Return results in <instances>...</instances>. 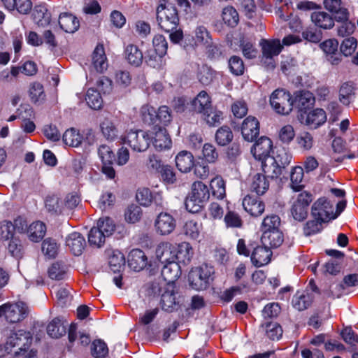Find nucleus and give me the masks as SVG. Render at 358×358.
<instances>
[{
    "mask_svg": "<svg viewBox=\"0 0 358 358\" xmlns=\"http://www.w3.org/2000/svg\"><path fill=\"white\" fill-rule=\"evenodd\" d=\"M324 5L327 10L336 13L340 20L348 19V11L341 0H324Z\"/></svg>",
    "mask_w": 358,
    "mask_h": 358,
    "instance_id": "36",
    "label": "nucleus"
},
{
    "mask_svg": "<svg viewBox=\"0 0 358 358\" xmlns=\"http://www.w3.org/2000/svg\"><path fill=\"white\" fill-rule=\"evenodd\" d=\"M313 94L308 91H300L296 93L294 99L292 100L293 106H295L300 111L309 108L314 103Z\"/></svg>",
    "mask_w": 358,
    "mask_h": 358,
    "instance_id": "32",
    "label": "nucleus"
},
{
    "mask_svg": "<svg viewBox=\"0 0 358 358\" xmlns=\"http://www.w3.org/2000/svg\"><path fill=\"white\" fill-rule=\"evenodd\" d=\"M273 148L271 140L266 136L259 138L251 149V152L255 159L263 161L270 157V152Z\"/></svg>",
    "mask_w": 358,
    "mask_h": 358,
    "instance_id": "13",
    "label": "nucleus"
},
{
    "mask_svg": "<svg viewBox=\"0 0 358 358\" xmlns=\"http://www.w3.org/2000/svg\"><path fill=\"white\" fill-rule=\"evenodd\" d=\"M259 123L257 119L252 116L246 117L241 126V134L243 138L248 141H253L259 135Z\"/></svg>",
    "mask_w": 358,
    "mask_h": 358,
    "instance_id": "14",
    "label": "nucleus"
},
{
    "mask_svg": "<svg viewBox=\"0 0 358 358\" xmlns=\"http://www.w3.org/2000/svg\"><path fill=\"white\" fill-rule=\"evenodd\" d=\"M209 197L210 192L207 185L200 181L193 182L191 192L185 200L186 209L192 213L199 212Z\"/></svg>",
    "mask_w": 358,
    "mask_h": 358,
    "instance_id": "3",
    "label": "nucleus"
},
{
    "mask_svg": "<svg viewBox=\"0 0 358 358\" xmlns=\"http://www.w3.org/2000/svg\"><path fill=\"white\" fill-rule=\"evenodd\" d=\"M106 252L108 257V264L110 269L115 273L120 271L125 264L124 255L117 250H107Z\"/></svg>",
    "mask_w": 358,
    "mask_h": 358,
    "instance_id": "38",
    "label": "nucleus"
},
{
    "mask_svg": "<svg viewBox=\"0 0 358 358\" xmlns=\"http://www.w3.org/2000/svg\"><path fill=\"white\" fill-rule=\"evenodd\" d=\"M157 20L160 28L166 32L176 29L179 23L176 8L169 2L161 1L157 8Z\"/></svg>",
    "mask_w": 358,
    "mask_h": 358,
    "instance_id": "2",
    "label": "nucleus"
},
{
    "mask_svg": "<svg viewBox=\"0 0 358 358\" xmlns=\"http://www.w3.org/2000/svg\"><path fill=\"white\" fill-rule=\"evenodd\" d=\"M4 336L7 353L14 351L15 358H36L37 351L31 348L33 341L31 332L24 329H6Z\"/></svg>",
    "mask_w": 358,
    "mask_h": 358,
    "instance_id": "1",
    "label": "nucleus"
},
{
    "mask_svg": "<svg viewBox=\"0 0 358 358\" xmlns=\"http://www.w3.org/2000/svg\"><path fill=\"white\" fill-rule=\"evenodd\" d=\"M284 236L280 229L263 232L261 238L262 245L270 248H278L283 243Z\"/></svg>",
    "mask_w": 358,
    "mask_h": 358,
    "instance_id": "26",
    "label": "nucleus"
},
{
    "mask_svg": "<svg viewBox=\"0 0 358 358\" xmlns=\"http://www.w3.org/2000/svg\"><path fill=\"white\" fill-rule=\"evenodd\" d=\"M172 120L171 109L166 106H160L157 111V124L167 126Z\"/></svg>",
    "mask_w": 358,
    "mask_h": 358,
    "instance_id": "62",
    "label": "nucleus"
},
{
    "mask_svg": "<svg viewBox=\"0 0 358 358\" xmlns=\"http://www.w3.org/2000/svg\"><path fill=\"white\" fill-rule=\"evenodd\" d=\"M125 57L128 62L135 66L142 64L143 55L141 50L137 45L134 44L128 45L124 50Z\"/></svg>",
    "mask_w": 358,
    "mask_h": 358,
    "instance_id": "41",
    "label": "nucleus"
},
{
    "mask_svg": "<svg viewBox=\"0 0 358 358\" xmlns=\"http://www.w3.org/2000/svg\"><path fill=\"white\" fill-rule=\"evenodd\" d=\"M262 168L266 178H278L282 173V166L272 157L262 161Z\"/></svg>",
    "mask_w": 358,
    "mask_h": 358,
    "instance_id": "33",
    "label": "nucleus"
},
{
    "mask_svg": "<svg viewBox=\"0 0 358 358\" xmlns=\"http://www.w3.org/2000/svg\"><path fill=\"white\" fill-rule=\"evenodd\" d=\"M242 204L245 210L254 217L261 215L265 209V205L262 201L250 196H246Z\"/></svg>",
    "mask_w": 358,
    "mask_h": 358,
    "instance_id": "23",
    "label": "nucleus"
},
{
    "mask_svg": "<svg viewBox=\"0 0 358 358\" xmlns=\"http://www.w3.org/2000/svg\"><path fill=\"white\" fill-rule=\"evenodd\" d=\"M91 352L95 358H104L108 354V348L103 341L97 339L92 343Z\"/></svg>",
    "mask_w": 358,
    "mask_h": 358,
    "instance_id": "54",
    "label": "nucleus"
},
{
    "mask_svg": "<svg viewBox=\"0 0 358 358\" xmlns=\"http://www.w3.org/2000/svg\"><path fill=\"white\" fill-rule=\"evenodd\" d=\"M47 332L50 337L58 338L66 334V325L61 319L55 318L48 325Z\"/></svg>",
    "mask_w": 358,
    "mask_h": 358,
    "instance_id": "44",
    "label": "nucleus"
},
{
    "mask_svg": "<svg viewBox=\"0 0 358 358\" xmlns=\"http://www.w3.org/2000/svg\"><path fill=\"white\" fill-rule=\"evenodd\" d=\"M108 237V236H105L104 233L103 234L97 227H94L89 232L88 241L91 245L101 248L103 245L106 238Z\"/></svg>",
    "mask_w": 358,
    "mask_h": 358,
    "instance_id": "50",
    "label": "nucleus"
},
{
    "mask_svg": "<svg viewBox=\"0 0 358 358\" xmlns=\"http://www.w3.org/2000/svg\"><path fill=\"white\" fill-rule=\"evenodd\" d=\"M192 110L199 114H204L212 107L210 97L206 91L200 92L192 101Z\"/></svg>",
    "mask_w": 358,
    "mask_h": 358,
    "instance_id": "20",
    "label": "nucleus"
},
{
    "mask_svg": "<svg viewBox=\"0 0 358 358\" xmlns=\"http://www.w3.org/2000/svg\"><path fill=\"white\" fill-rule=\"evenodd\" d=\"M233 139V134L231 129L227 126L220 127L215 134L216 142L220 145H226Z\"/></svg>",
    "mask_w": 358,
    "mask_h": 358,
    "instance_id": "55",
    "label": "nucleus"
},
{
    "mask_svg": "<svg viewBox=\"0 0 358 358\" xmlns=\"http://www.w3.org/2000/svg\"><path fill=\"white\" fill-rule=\"evenodd\" d=\"M327 120L326 113L323 109L317 108L308 113L301 114V121L312 129H316Z\"/></svg>",
    "mask_w": 358,
    "mask_h": 358,
    "instance_id": "15",
    "label": "nucleus"
},
{
    "mask_svg": "<svg viewBox=\"0 0 358 358\" xmlns=\"http://www.w3.org/2000/svg\"><path fill=\"white\" fill-rule=\"evenodd\" d=\"M296 142L299 148L303 151L310 150L314 144V140L312 134L306 131L300 133L296 136Z\"/></svg>",
    "mask_w": 358,
    "mask_h": 358,
    "instance_id": "56",
    "label": "nucleus"
},
{
    "mask_svg": "<svg viewBox=\"0 0 358 358\" xmlns=\"http://www.w3.org/2000/svg\"><path fill=\"white\" fill-rule=\"evenodd\" d=\"M269 187V182L265 175L255 174L252 180L250 189L258 195L264 194Z\"/></svg>",
    "mask_w": 358,
    "mask_h": 358,
    "instance_id": "42",
    "label": "nucleus"
},
{
    "mask_svg": "<svg viewBox=\"0 0 358 358\" xmlns=\"http://www.w3.org/2000/svg\"><path fill=\"white\" fill-rule=\"evenodd\" d=\"M151 134H154L152 143L157 150L162 151L171 148L172 141L165 128L155 125Z\"/></svg>",
    "mask_w": 358,
    "mask_h": 358,
    "instance_id": "12",
    "label": "nucleus"
},
{
    "mask_svg": "<svg viewBox=\"0 0 358 358\" xmlns=\"http://www.w3.org/2000/svg\"><path fill=\"white\" fill-rule=\"evenodd\" d=\"M229 68L231 73L235 76H241L245 71L243 59L238 56H232L229 59Z\"/></svg>",
    "mask_w": 358,
    "mask_h": 358,
    "instance_id": "61",
    "label": "nucleus"
},
{
    "mask_svg": "<svg viewBox=\"0 0 358 358\" xmlns=\"http://www.w3.org/2000/svg\"><path fill=\"white\" fill-rule=\"evenodd\" d=\"M92 64L97 72L101 73L108 67L104 48L102 45L96 46L92 55Z\"/></svg>",
    "mask_w": 358,
    "mask_h": 358,
    "instance_id": "43",
    "label": "nucleus"
},
{
    "mask_svg": "<svg viewBox=\"0 0 358 358\" xmlns=\"http://www.w3.org/2000/svg\"><path fill=\"white\" fill-rule=\"evenodd\" d=\"M280 218L275 214H271L266 216L262 223L261 229L263 232L280 229Z\"/></svg>",
    "mask_w": 358,
    "mask_h": 358,
    "instance_id": "51",
    "label": "nucleus"
},
{
    "mask_svg": "<svg viewBox=\"0 0 358 358\" xmlns=\"http://www.w3.org/2000/svg\"><path fill=\"white\" fill-rule=\"evenodd\" d=\"M313 22L322 29H330L334 24V20L331 15L324 11H315L311 14Z\"/></svg>",
    "mask_w": 358,
    "mask_h": 358,
    "instance_id": "37",
    "label": "nucleus"
},
{
    "mask_svg": "<svg viewBox=\"0 0 358 358\" xmlns=\"http://www.w3.org/2000/svg\"><path fill=\"white\" fill-rule=\"evenodd\" d=\"M201 117L208 126L216 127L221 124L223 113L212 106L209 111L203 114Z\"/></svg>",
    "mask_w": 358,
    "mask_h": 358,
    "instance_id": "48",
    "label": "nucleus"
},
{
    "mask_svg": "<svg viewBox=\"0 0 358 358\" xmlns=\"http://www.w3.org/2000/svg\"><path fill=\"white\" fill-rule=\"evenodd\" d=\"M358 285V275L350 274L343 278L342 283L337 284L332 287L331 296L339 298L345 294V289L346 287H354Z\"/></svg>",
    "mask_w": 358,
    "mask_h": 358,
    "instance_id": "30",
    "label": "nucleus"
},
{
    "mask_svg": "<svg viewBox=\"0 0 358 358\" xmlns=\"http://www.w3.org/2000/svg\"><path fill=\"white\" fill-rule=\"evenodd\" d=\"M312 200L313 196L308 192H302L298 194L290 209L291 215L295 220L302 222L306 219Z\"/></svg>",
    "mask_w": 358,
    "mask_h": 358,
    "instance_id": "9",
    "label": "nucleus"
},
{
    "mask_svg": "<svg viewBox=\"0 0 358 358\" xmlns=\"http://www.w3.org/2000/svg\"><path fill=\"white\" fill-rule=\"evenodd\" d=\"M262 49L260 62L267 69H273L276 66L275 57L281 52L282 45L279 39H262L259 42Z\"/></svg>",
    "mask_w": 358,
    "mask_h": 358,
    "instance_id": "4",
    "label": "nucleus"
},
{
    "mask_svg": "<svg viewBox=\"0 0 358 358\" xmlns=\"http://www.w3.org/2000/svg\"><path fill=\"white\" fill-rule=\"evenodd\" d=\"M32 17L34 21L41 27H45L50 22L51 15L44 5H37L34 7Z\"/></svg>",
    "mask_w": 358,
    "mask_h": 358,
    "instance_id": "39",
    "label": "nucleus"
},
{
    "mask_svg": "<svg viewBox=\"0 0 358 358\" xmlns=\"http://www.w3.org/2000/svg\"><path fill=\"white\" fill-rule=\"evenodd\" d=\"M194 252L191 245L187 242H182L175 246V256L177 263L187 265L190 263Z\"/></svg>",
    "mask_w": 358,
    "mask_h": 358,
    "instance_id": "22",
    "label": "nucleus"
},
{
    "mask_svg": "<svg viewBox=\"0 0 358 358\" xmlns=\"http://www.w3.org/2000/svg\"><path fill=\"white\" fill-rule=\"evenodd\" d=\"M176 220L168 213H159L155 219L154 227L157 234L168 236L176 229Z\"/></svg>",
    "mask_w": 358,
    "mask_h": 358,
    "instance_id": "11",
    "label": "nucleus"
},
{
    "mask_svg": "<svg viewBox=\"0 0 358 358\" xmlns=\"http://www.w3.org/2000/svg\"><path fill=\"white\" fill-rule=\"evenodd\" d=\"M148 264V258L139 249L132 250L128 257V265L134 271L143 270Z\"/></svg>",
    "mask_w": 358,
    "mask_h": 358,
    "instance_id": "19",
    "label": "nucleus"
},
{
    "mask_svg": "<svg viewBox=\"0 0 358 358\" xmlns=\"http://www.w3.org/2000/svg\"><path fill=\"white\" fill-rule=\"evenodd\" d=\"M26 233L31 241L38 243L45 236L46 226L41 221L34 222L28 227Z\"/></svg>",
    "mask_w": 358,
    "mask_h": 358,
    "instance_id": "31",
    "label": "nucleus"
},
{
    "mask_svg": "<svg viewBox=\"0 0 358 358\" xmlns=\"http://www.w3.org/2000/svg\"><path fill=\"white\" fill-rule=\"evenodd\" d=\"M180 266L176 262L163 264L162 276L167 283L174 282L180 277Z\"/></svg>",
    "mask_w": 358,
    "mask_h": 358,
    "instance_id": "29",
    "label": "nucleus"
},
{
    "mask_svg": "<svg viewBox=\"0 0 358 358\" xmlns=\"http://www.w3.org/2000/svg\"><path fill=\"white\" fill-rule=\"evenodd\" d=\"M303 178V169L301 166H295L293 168L291 175V186L294 191H299L303 185L301 184Z\"/></svg>",
    "mask_w": 358,
    "mask_h": 358,
    "instance_id": "58",
    "label": "nucleus"
},
{
    "mask_svg": "<svg viewBox=\"0 0 358 358\" xmlns=\"http://www.w3.org/2000/svg\"><path fill=\"white\" fill-rule=\"evenodd\" d=\"M224 221L227 227L241 228L243 225L241 216L234 211H228L224 217Z\"/></svg>",
    "mask_w": 358,
    "mask_h": 358,
    "instance_id": "64",
    "label": "nucleus"
},
{
    "mask_svg": "<svg viewBox=\"0 0 358 358\" xmlns=\"http://www.w3.org/2000/svg\"><path fill=\"white\" fill-rule=\"evenodd\" d=\"M83 140V136L78 130L73 128L67 129L63 135V141L69 146L78 147L81 144Z\"/></svg>",
    "mask_w": 358,
    "mask_h": 358,
    "instance_id": "47",
    "label": "nucleus"
},
{
    "mask_svg": "<svg viewBox=\"0 0 358 358\" xmlns=\"http://www.w3.org/2000/svg\"><path fill=\"white\" fill-rule=\"evenodd\" d=\"M178 293L175 291L173 287H169L162 294L161 307L162 309L168 313H172L176 310L179 307V299L177 297Z\"/></svg>",
    "mask_w": 358,
    "mask_h": 358,
    "instance_id": "16",
    "label": "nucleus"
},
{
    "mask_svg": "<svg viewBox=\"0 0 358 358\" xmlns=\"http://www.w3.org/2000/svg\"><path fill=\"white\" fill-rule=\"evenodd\" d=\"M210 186L215 197L222 199L225 196V183L220 176H216L212 179Z\"/></svg>",
    "mask_w": 358,
    "mask_h": 358,
    "instance_id": "52",
    "label": "nucleus"
},
{
    "mask_svg": "<svg viewBox=\"0 0 358 358\" xmlns=\"http://www.w3.org/2000/svg\"><path fill=\"white\" fill-rule=\"evenodd\" d=\"M85 244V238L78 232L70 234L66 239V245L76 256L82 254Z\"/></svg>",
    "mask_w": 358,
    "mask_h": 358,
    "instance_id": "21",
    "label": "nucleus"
},
{
    "mask_svg": "<svg viewBox=\"0 0 358 358\" xmlns=\"http://www.w3.org/2000/svg\"><path fill=\"white\" fill-rule=\"evenodd\" d=\"M202 231V224L196 220L187 221L183 226L184 234L192 239H198Z\"/></svg>",
    "mask_w": 358,
    "mask_h": 358,
    "instance_id": "46",
    "label": "nucleus"
},
{
    "mask_svg": "<svg viewBox=\"0 0 358 358\" xmlns=\"http://www.w3.org/2000/svg\"><path fill=\"white\" fill-rule=\"evenodd\" d=\"M243 56L247 59L255 58L258 54V50L255 47V42L250 38L242 37L239 45Z\"/></svg>",
    "mask_w": 358,
    "mask_h": 358,
    "instance_id": "45",
    "label": "nucleus"
},
{
    "mask_svg": "<svg viewBox=\"0 0 358 358\" xmlns=\"http://www.w3.org/2000/svg\"><path fill=\"white\" fill-rule=\"evenodd\" d=\"M355 98V87L352 82L343 83L339 89L338 99L343 105L348 106Z\"/></svg>",
    "mask_w": 358,
    "mask_h": 358,
    "instance_id": "35",
    "label": "nucleus"
},
{
    "mask_svg": "<svg viewBox=\"0 0 358 358\" xmlns=\"http://www.w3.org/2000/svg\"><path fill=\"white\" fill-rule=\"evenodd\" d=\"M194 45L196 47L205 46L211 43L212 37L208 30L204 26H198L194 31L192 37Z\"/></svg>",
    "mask_w": 358,
    "mask_h": 358,
    "instance_id": "40",
    "label": "nucleus"
},
{
    "mask_svg": "<svg viewBox=\"0 0 358 358\" xmlns=\"http://www.w3.org/2000/svg\"><path fill=\"white\" fill-rule=\"evenodd\" d=\"M48 273L49 277L52 280H62L66 273V267L59 262H55L48 268Z\"/></svg>",
    "mask_w": 358,
    "mask_h": 358,
    "instance_id": "63",
    "label": "nucleus"
},
{
    "mask_svg": "<svg viewBox=\"0 0 358 358\" xmlns=\"http://www.w3.org/2000/svg\"><path fill=\"white\" fill-rule=\"evenodd\" d=\"M143 121L148 124H157V110L150 105H144L141 108Z\"/></svg>",
    "mask_w": 358,
    "mask_h": 358,
    "instance_id": "57",
    "label": "nucleus"
},
{
    "mask_svg": "<svg viewBox=\"0 0 358 358\" xmlns=\"http://www.w3.org/2000/svg\"><path fill=\"white\" fill-rule=\"evenodd\" d=\"M214 268L207 264L192 268L188 275L190 286L196 290L207 289L213 280Z\"/></svg>",
    "mask_w": 358,
    "mask_h": 358,
    "instance_id": "5",
    "label": "nucleus"
},
{
    "mask_svg": "<svg viewBox=\"0 0 358 358\" xmlns=\"http://www.w3.org/2000/svg\"><path fill=\"white\" fill-rule=\"evenodd\" d=\"M27 307L22 301L14 304H7L6 309V319L11 323L20 322L26 316Z\"/></svg>",
    "mask_w": 358,
    "mask_h": 358,
    "instance_id": "17",
    "label": "nucleus"
},
{
    "mask_svg": "<svg viewBox=\"0 0 358 358\" xmlns=\"http://www.w3.org/2000/svg\"><path fill=\"white\" fill-rule=\"evenodd\" d=\"M249 246L252 249L251 262L255 266L261 267L270 262L272 252L268 247L261 245L255 241H250Z\"/></svg>",
    "mask_w": 358,
    "mask_h": 358,
    "instance_id": "10",
    "label": "nucleus"
},
{
    "mask_svg": "<svg viewBox=\"0 0 358 358\" xmlns=\"http://www.w3.org/2000/svg\"><path fill=\"white\" fill-rule=\"evenodd\" d=\"M8 10H17L20 14H27L32 8L31 0H1Z\"/></svg>",
    "mask_w": 358,
    "mask_h": 358,
    "instance_id": "34",
    "label": "nucleus"
},
{
    "mask_svg": "<svg viewBox=\"0 0 358 358\" xmlns=\"http://www.w3.org/2000/svg\"><path fill=\"white\" fill-rule=\"evenodd\" d=\"M101 230L105 236H110L115 229V225L113 220L108 217L100 218L96 224V227Z\"/></svg>",
    "mask_w": 358,
    "mask_h": 358,
    "instance_id": "60",
    "label": "nucleus"
},
{
    "mask_svg": "<svg viewBox=\"0 0 358 358\" xmlns=\"http://www.w3.org/2000/svg\"><path fill=\"white\" fill-rule=\"evenodd\" d=\"M336 201L329 197H320L317 199L311 207V215L314 219L327 222L336 218L334 213Z\"/></svg>",
    "mask_w": 358,
    "mask_h": 358,
    "instance_id": "6",
    "label": "nucleus"
},
{
    "mask_svg": "<svg viewBox=\"0 0 358 358\" xmlns=\"http://www.w3.org/2000/svg\"><path fill=\"white\" fill-rule=\"evenodd\" d=\"M157 259L162 264L176 262L175 245L169 242H162L155 251Z\"/></svg>",
    "mask_w": 358,
    "mask_h": 358,
    "instance_id": "18",
    "label": "nucleus"
},
{
    "mask_svg": "<svg viewBox=\"0 0 358 358\" xmlns=\"http://www.w3.org/2000/svg\"><path fill=\"white\" fill-rule=\"evenodd\" d=\"M56 298L57 303L61 306L69 305L73 299L70 292V288L67 287H60L56 291Z\"/></svg>",
    "mask_w": 358,
    "mask_h": 358,
    "instance_id": "59",
    "label": "nucleus"
},
{
    "mask_svg": "<svg viewBox=\"0 0 358 358\" xmlns=\"http://www.w3.org/2000/svg\"><path fill=\"white\" fill-rule=\"evenodd\" d=\"M58 22L60 28L66 33H74L80 27L78 18L68 13L60 14Z\"/></svg>",
    "mask_w": 358,
    "mask_h": 358,
    "instance_id": "25",
    "label": "nucleus"
},
{
    "mask_svg": "<svg viewBox=\"0 0 358 358\" xmlns=\"http://www.w3.org/2000/svg\"><path fill=\"white\" fill-rule=\"evenodd\" d=\"M270 104L277 113L288 115L293 108L291 94L285 89H277L270 96Z\"/></svg>",
    "mask_w": 358,
    "mask_h": 358,
    "instance_id": "8",
    "label": "nucleus"
},
{
    "mask_svg": "<svg viewBox=\"0 0 358 358\" xmlns=\"http://www.w3.org/2000/svg\"><path fill=\"white\" fill-rule=\"evenodd\" d=\"M99 127L103 136L110 141H115L119 134V131L114 121L108 117H105L99 124Z\"/></svg>",
    "mask_w": 358,
    "mask_h": 358,
    "instance_id": "28",
    "label": "nucleus"
},
{
    "mask_svg": "<svg viewBox=\"0 0 358 358\" xmlns=\"http://www.w3.org/2000/svg\"><path fill=\"white\" fill-rule=\"evenodd\" d=\"M175 160L178 169L182 173L189 172L194 165V157L188 151L180 152L176 155Z\"/></svg>",
    "mask_w": 358,
    "mask_h": 358,
    "instance_id": "24",
    "label": "nucleus"
},
{
    "mask_svg": "<svg viewBox=\"0 0 358 358\" xmlns=\"http://www.w3.org/2000/svg\"><path fill=\"white\" fill-rule=\"evenodd\" d=\"M222 20L225 24L230 27H235L239 21L238 14L232 6H227L222 10Z\"/></svg>",
    "mask_w": 358,
    "mask_h": 358,
    "instance_id": "53",
    "label": "nucleus"
},
{
    "mask_svg": "<svg viewBox=\"0 0 358 358\" xmlns=\"http://www.w3.org/2000/svg\"><path fill=\"white\" fill-rule=\"evenodd\" d=\"M85 100L87 105L94 110L100 109L103 104V100L100 95V92L92 88L87 90Z\"/></svg>",
    "mask_w": 358,
    "mask_h": 358,
    "instance_id": "49",
    "label": "nucleus"
},
{
    "mask_svg": "<svg viewBox=\"0 0 358 358\" xmlns=\"http://www.w3.org/2000/svg\"><path fill=\"white\" fill-rule=\"evenodd\" d=\"M313 294L306 291H297L292 301L293 307L299 311L307 309L313 303Z\"/></svg>",
    "mask_w": 358,
    "mask_h": 358,
    "instance_id": "27",
    "label": "nucleus"
},
{
    "mask_svg": "<svg viewBox=\"0 0 358 358\" xmlns=\"http://www.w3.org/2000/svg\"><path fill=\"white\" fill-rule=\"evenodd\" d=\"M151 134L148 131L136 129L130 130L121 137L122 143L128 145L135 152H144L150 146Z\"/></svg>",
    "mask_w": 358,
    "mask_h": 358,
    "instance_id": "7",
    "label": "nucleus"
}]
</instances>
